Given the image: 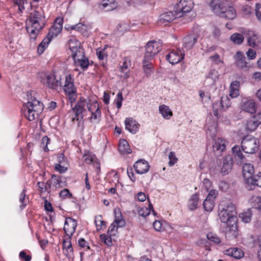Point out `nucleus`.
<instances>
[{
  "mask_svg": "<svg viewBox=\"0 0 261 261\" xmlns=\"http://www.w3.org/2000/svg\"><path fill=\"white\" fill-rule=\"evenodd\" d=\"M207 239L210 241L217 244L220 243V239L215 234L212 232L208 233L206 236Z\"/></svg>",
  "mask_w": 261,
  "mask_h": 261,
  "instance_id": "obj_48",
  "label": "nucleus"
},
{
  "mask_svg": "<svg viewBox=\"0 0 261 261\" xmlns=\"http://www.w3.org/2000/svg\"><path fill=\"white\" fill-rule=\"evenodd\" d=\"M40 79L44 85L51 89H55L61 85V78L57 79L53 73L42 72L40 75Z\"/></svg>",
  "mask_w": 261,
  "mask_h": 261,
  "instance_id": "obj_9",
  "label": "nucleus"
},
{
  "mask_svg": "<svg viewBox=\"0 0 261 261\" xmlns=\"http://www.w3.org/2000/svg\"><path fill=\"white\" fill-rule=\"evenodd\" d=\"M242 110L253 114L256 111V104L254 100L251 99L245 101L242 106Z\"/></svg>",
  "mask_w": 261,
  "mask_h": 261,
  "instance_id": "obj_27",
  "label": "nucleus"
},
{
  "mask_svg": "<svg viewBox=\"0 0 261 261\" xmlns=\"http://www.w3.org/2000/svg\"><path fill=\"white\" fill-rule=\"evenodd\" d=\"M199 36L196 34H192L187 36L184 39L183 46L186 50H190L197 42Z\"/></svg>",
  "mask_w": 261,
  "mask_h": 261,
  "instance_id": "obj_19",
  "label": "nucleus"
},
{
  "mask_svg": "<svg viewBox=\"0 0 261 261\" xmlns=\"http://www.w3.org/2000/svg\"><path fill=\"white\" fill-rule=\"evenodd\" d=\"M123 100L122 93L121 92H119L117 95V98L115 100V102L116 104L117 108L119 109L121 107L122 102Z\"/></svg>",
  "mask_w": 261,
  "mask_h": 261,
  "instance_id": "obj_54",
  "label": "nucleus"
},
{
  "mask_svg": "<svg viewBox=\"0 0 261 261\" xmlns=\"http://www.w3.org/2000/svg\"><path fill=\"white\" fill-rule=\"evenodd\" d=\"M219 216L221 221L223 223H226V226H228L230 224H232V218L231 216H230L226 211L224 210V208H221L219 206Z\"/></svg>",
  "mask_w": 261,
  "mask_h": 261,
  "instance_id": "obj_26",
  "label": "nucleus"
},
{
  "mask_svg": "<svg viewBox=\"0 0 261 261\" xmlns=\"http://www.w3.org/2000/svg\"><path fill=\"white\" fill-rule=\"evenodd\" d=\"M221 107L226 110L228 109L231 105V102L230 99L226 96H223L221 97Z\"/></svg>",
  "mask_w": 261,
  "mask_h": 261,
  "instance_id": "obj_44",
  "label": "nucleus"
},
{
  "mask_svg": "<svg viewBox=\"0 0 261 261\" xmlns=\"http://www.w3.org/2000/svg\"><path fill=\"white\" fill-rule=\"evenodd\" d=\"M243 175L246 182L248 184L249 179H252L254 173L253 166L250 163L245 164L242 168Z\"/></svg>",
  "mask_w": 261,
  "mask_h": 261,
  "instance_id": "obj_20",
  "label": "nucleus"
},
{
  "mask_svg": "<svg viewBox=\"0 0 261 261\" xmlns=\"http://www.w3.org/2000/svg\"><path fill=\"white\" fill-rule=\"evenodd\" d=\"M246 55L248 60H253L256 58V53L253 49L249 48L246 52Z\"/></svg>",
  "mask_w": 261,
  "mask_h": 261,
  "instance_id": "obj_59",
  "label": "nucleus"
},
{
  "mask_svg": "<svg viewBox=\"0 0 261 261\" xmlns=\"http://www.w3.org/2000/svg\"><path fill=\"white\" fill-rule=\"evenodd\" d=\"M69 48L72 52V58L77 56L81 57L84 49L81 46V43L75 39H70L69 41Z\"/></svg>",
  "mask_w": 261,
  "mask_h": 261,
  "instance_id": "obj_18",
  "label": "nucleus"
},
{
  "mask_svg": "<svg viewBox=\"0 0 261 261\" xmlns=\"http://www.w3.org/2000/svg\"><path fill=\"white\" fill-rule=\"evenodd\" d=\"M232 151L234 155L241 160H243L244 156L243 154L242 151L240 150V148L239 146H235L232 148Z\"/></svg>",
  "mask_w": 261,
  "mask_h": 261,
  "instance_id": "obj_47",
  "label": "nucleus"
},
{
  "mask_svg": "<svg viewBox=\"0 0 261 261\" xmlns=\"http://www.w3.org/2000/svg\"><path fill=\"white\" fill-rule=\"evenodd\" d=\"M249 202L252 207L258 210L261 209V197L253 196L249 199Z\"/></svg>",
  "mask_w": 261,
  "mask_h": 261,
  "instance_id": "obj_36",
  "label": "nucleus"
},
{
  "mask_svg": "<svg viewBox=\"0 0 261 261\" xmlns=\"http://www.w3.org/2000/svg\"><path fill=\"white\" fill-rule=\"evenodd\" d=\"M219 206L221 208H224V210L231 216L232 218V224H230L228 226H225L224 231L227 233H231L232 235L236 236V231L237 230V218L236 217V206L230 201H221Z\"/></svg>",
  "mask_w": 261,
  "mask_h": 261,
  "instance_id": "obj_5",
  "label": "nucleus"
},
{
  "mask_svg": "<svg viewBox=\"0 0 261 261\" xmlns=\"http://www.w3.org/2000/svg\"><path fill=\"white\" fill-rule=\"evenodd\" d=\"M134 167L137 173L142 174L148 171L150 166L145 160H140L135 163Z\"/></svg>",
  "mask_w": 261,
  "mask_h": 261,
  "instance_id": "obj_21",
  "label": "nucleus"
},
{
  "mask_svg": "<svg viewBox=\"0 0 261 261\" xmlns=\"http://www.w3.org/2000/svg\"><path fill=\"white\" fill-rule=\"evenodd\" d=\"M261 40L257 35L254 32H252L251 35L248 37L247 42L248 44L251 47H255L257 45V42Z\"/></svg>",
  "mask_w": 261,
  "mask_h": 261,
  "instance_id": "obj_33",
  "label": "nucleus"
},
{
  "mask_svg": "<svg viewBox=\"0 0 261 261\" xmlns=\"http://www.w3.org/2000/svg\"><path fill=\"white\" fill-rule=\"evenodd\" d=\"M101 241L108 246L112 245L111 238L105 234H102L100 236Z\"/></svg>",
  "mask_w": 261,
  "mask_h": 261,
  "instance_id": "obj_50",
  "label": "nucleus"
},
{
  "mask_svg": "<svg viewBox=\"0 0 261 261\" xmlns=\"http://www.w3.org/2000/svg\"><path fill=\"white\" fill-rule=\"evenodd\" d=\"M118 150L122 154H129L132 152L127 142L125 140H120Z\"/></svg>",
  "mask_w": 261,
  "mask_h": 261,
  "instance_id": "obj_30",
  "label": "nucleus"
},
{
  "mask_svg": "<svg viewBox=\"0 0 261 261\" xmlns=\"http://www.w3.org/2000/svg\"><path fill=\"white\" fill-rule=\"evenodd\" d=\"M78 244L79 246L82 248H86L88 250L90 249V247L88 245V243L83 238H81L78 241Z\"/></svg>",
  "mask_w": 261,
  "mask_h": 261,
  "instance_id": "obj_63",
  "label": "nucleus"
},
{
  "mask_svg": "<svg viewBox=\"0 0 261 261\" xmlns=\"http://www.w3.org/2000/svg\"><path fill=\"white\" fill-rule=\"evenodd\" d=\"M100 6L103 8H108L107 11H110L114 10L117 7L114 0H103L100 4Z\"/></svg>",
  "mask_w": 261,
  "mask_h": 261,
  "instance_id": "obj_34",
  "label": "nucleus"
},
{
  "mask_svg": "<svg viewBox=\"0 0 261 261\" xmlns=\"http://www.w3.org/2000/svg\"><path fill=\"white\" fill-rule=\"evenodd\" d=\"M210 6L213 12L221 17L233 19L236 17L235 9L227 0H212Z\"/></svg>",
  "mask_w": 261,
  "mask_h": 261,
  "instance_id": "obj_3",
  "label": "nucleus"
},
{
  "mask_svg": "<svg viewBox=\"0 0 261 261\" xmlns=\"http://www.w3.org/2000/svg\"><path fill=\"white\" fill-rule=\"evenodd\" d=\"M71 238L64 240L63 242V249L64 254L68 257L71 258L73 256V249L71 243Z\"/></svg>",
  "mask_w": 261,
  "mask_h": 261,
  "instance_id": "obj_25",
  "label": "nucleus"
},
{
  "mask_svg": "<svg viewBox=\"0 0 261 261\" xmlns=\"http://www.w3.org/2000/svg\"><path fill=\"white\" fill-rule=\"evenodd\" d=\"M248 184L261 187V172L255 174L252 179H249Z\"/></svg>",
  "mask_w": 261,
  "mask_h": 261,
  "instance_id": "obj_38",
  "label": "nucleus"
},
{
  "mask_svg": "<svg viewBox=\"0 0 261 261\" xmlns=\"http://www.w3.org/2000/svg\"><path fill=\"white\" fill-rule=\"evenodd\" d=\"M50 139L47 136H44L42 138L41 143V147L45 151L48 150L47 145L49 143Z\"/></svg>",
  "mask_w": 261,
  "mask_h": 261,
  "instance_id": "obj_51",
  "label": "nucleus"
},
{
  "mask_svg": "<svg viewBox=\"0 0 261 261\" xmlns=\"http://www.w3.org/2000/svg\"><path fill=\"white\" fill-rule=\"evenodd\" d=\"M45 22V16L40 8L33 10L26 21V30L31 39L35 40L42 29Z\"/></svg>",
  "mask_w": 261,
  "mask_h": 261,
  "instance_id": "obj_1",
  "label": "nucleus"
},
{
  "mask_svg": "<svg viewBox=\"0 0 261 261\" xmlns=\"http://www.w3.org/2000/svg\"><path fill=\"white\" fill-rule=\"evenodd\" d=\"M198 195L197 193L192 195L188 202V207L189 210L191 211L196 210L198 203Z\"/></svg>",
  "mask_w": 261,
  "mask_h": 261,
  "instance_id": "obj_32",
  "label": "nucleus"
},
{
  "mask_svg": "<svg viewBox=\"0 0 261 261\" xmlns=\"http://www.w3.org/2000/svg\"><path fill=\"white\" fill-rule=\"evenodd\" d=\"M87 109L89 111L93 112L96 110L97 109H99V105L97 101H94L92 103L90 102H88Z\"/></svg>",
  "mask_w": 261,
  "mask_h": 261,
  "instance_id": "obj_55",
  "label": "nucleus"
},
{
  "mask_svg": "<svg viewBox=\"0 0 261 261\" xmlns=\"http://www.w3.org/2000/svg\"><path fill=\"white\" fill-rule=\"evenodd\" d=\"M193 6L192 0H180L175 6L176 14H178V17L182 16L184 14L190 12Z\"/></svg>",
  "mask_w": 261,
  "mask_h": 261,
  "instance_id": "obj_14",
  "label": "nucleus"
},
{
  "mask_svg": "<svg viewBox=\"0 0 261 261\" xmlns=\"http://www.w3.org/2000/svg\"><path fill=\"white\" fill-rule=\"evenodd\" d=\"M252 213L250 210L240 214L239 217L245 223H249L251 220Z\"/></svg>",
  "mask_w": 261,
  "mask_h": 261,
  "instance_id": "obj_42",
  "label": "nucleus"
},
{
  "mask_svg": "<svg viewBox=\"0 0 261 261\" xmlns=\"http://www.w3.org/2000/svg\"><path fill=\"white\" fill-rule=\"evenodd\" d=\"M25 192V190L23 189L22 192L20 193L19 196V202L21 203L20 207L22 208H23L27 205V201L25 200V197L26 196Z\"/></svg>",
  "mask_w": 261,
  "mask_h": 261,
  "instance_id": "obj_53",
  "label": "nucleus"
},
{
  "mask_svg": "<svg viewBox=\"0 0 261 261\" xmlns=\"http://www.w3.org/2000/svg\"><path fill=\"white\" fill-rule=\"evenodd\" d=\"M115 218L113 223L111 225L108 229V232L111 235L115 234V231L118 227H122L125 226V222L123 219L119 209H116L114 211Z\"/></svg>",
  "mask_w": 261,
  "mask_h": 261,
  "instance_id": "obj_12",
  "label": "nucleus"
},
{
  "mask_svg": "<svg viewBox=\"0 0 261 261\" xmlns=\"http://www.w3.org/2000/svg\"><path fill=\"white\" fill-rule=\"evenodd\" d=\"M178 14H176V11L175 13H173V12L171 11L163 13L160 15L159 21L162 24L170 22L175 18L178 17Z\"/></svg>",
  "mask_w": 261,
  "mask_h": 261,
  "instance_id": "obj_23",
  "label": "nucleus"
},
{
  "mask_svg": "<svg viewBox=\"0 0 261 261\" xmlns=\"http://www.w3.org/2000/svg\"><path fill=\"white\" fill-rule=\"evenodd\" d=\"M240 82L234 81L231 82L230 86L229 96L231 98H236L239 95Z\"/></svg>",
  "mask_w": 261,
  "mask_h": 261,
  "instance_id": "obj_28",
  "label": "nucleus"
},
{
  "mask_svg": "<svg viewBox=\"0 0 261 261\" xmlns=\"http://www.w3.org/2000/svg\"><path fill=\"white\" fill-rule=\"evenodd\" d=\"M63 20L62 18L57 17L54 25L49 30L46 37L42 40L38 47V53L42 54L45 50L46 47L50 42L52 38L57 37L62 30V24Z\"/></svg>",
  "mask_w": 261,
  "mask_h": 261,
  "instance_id": "obj_4",
  "label": "nucleus"
},
{
  "mask_svg": "<svg viewBox=\"0 0 261 261\" xmlns=\"http://www.w3.org/2000/svg\"><path fill=\"white\" fill-rule=\"evenodd\" d=\"M169 165L170 166H172L174 165L177 161L178 159L176 157L174 153L173 152H170L169 154Z\"/></svg>",
  "mask_w": 261,
  "mask_h": 261,
  "instance_id": "obj_57",
  "label": "nucleus"
},
{
  "mask_svg": "<svg viewBox=\"0 0 261 261\" xmlns=\"http://www.w3.org/2000/svg\"><path fill=\"white\" fill-rule=\"evenodd\" d=\"M37 185L39 189V191L42 193L47 191L49 188H51V181L48 180L46 184L43 182H38Z\"/></svg>",
  "mask_w": 261,
  "mask_h": 261,
  "instance_id": "obj_43",
  "label": "nucleus"
},
{
  "mask_svg": "<svg viewBox=\"0 0 261 261\" xmlns=\"http://www.w3.org/2000/svg\"><path fill=\"white\" fill-rule=\"evenodd\" d=\"M230 39L232 42L237 44H241L244 40L243 36L239 33H234L232 34Z\"/></svg>",
  "mask_w": 261,
  "mask_h": 261,
  "instance_id": "obj_39",
  "label": "nucleus"
},
{
  "mask_svg": "<svg viewBox=\"0 0 261 261\" xmlns=\"http://www.w3.org/2000/svg\"><path fill=\"white\" fill-rule=\"evenodd\" d=\"M216 129L208 128L206 131L207 137H211L213 140L212 147L216 155H220L226 149V141L221 138H216Z\"/></svg>",
  "mask_w": 261,
  "mask_h": 261,
  "instance_id": "obj_6",
  "label": "nucleus"
},
{
  "mask_svg": "<svg viewBox=\"0 0 261 261\" xmlns=\"http://www.w3.org/2000/svg\"><path fill=\"white\" fill-rule=\"evenodd\" d=\"M74 80L71 75H68L66 76L64 90L68 98L72 103L74 102L77 98L76 90L74 85Z\"/></svg>",
  "mask_w": 261,
  "mask_h": 261,
  "instance_id": "obj_11",
  "label": "nucleus"
},
{
  "mask_svg": "<svg viewBox=\"0 0 261 261\" xmlns=\"http://www.w3.org/2000/svg\"><path fill=\"white\" fill-rule=\"evenodd\" d=\"M162 49L161 44L157 41H150L147 43L145 47V53L143 62L144 67L146 66L147 69H150L149 65L147 63L152 59Z\"/></svg>",
  "mask_w": 261,
  "mask_h": 261,
  "instance_id": "obj_8",
  "label": "nucleus"
},
{
  "mask_svg": "<svg viewBox=\"0 0 261 261\" xmlns=\"http://www.w3.org/2000/svg\"><path fill=\"white\" fill-rule=\"evenodd\" d=\"M207 77L212 79L213 83L215 82L219 78L218 72L215 70H211L209 72Z\"/></svg>",
  "mask_w": 261,
  "mask_h": 261,
  "instance_id": "obj_52",
  "label": "nucleus"
},
{
  "mask_svg": "<svg viewBox=\"0 0 261 261\" xmlns=\"http://www.w3.org/2000/svg\"><path fill=\"white\" fill-rule=\"evenodd\" d=\"M236 65L242 70L246 71L252 67L249 62H248L243 52L238 51L234 56Z\"/></svg>",
  "mask_w": 261,
  "mask_h": 261,
  "instance_id": "obj_13",
  "label": "nucleus"
},
{
  "mask_svg": "<svg viewBox=\"0 0 261 261\" xmlns=\"http://www.w3.org/2000/svg\"><path fill=\"white\" fill-rule=\"evenodd\" d=\"M96 55L100 60H103L105 58L107 57L108 56L105 48L103 49L98 48L96 50Z\"/></svg>",
  "mask_w": 261,
  "mask_h": 261,
  "instance_id": "obj_49",
  "label": "nucleus"
},
{
  "mask_svg": "<svg viewBox=\"0 0 261 261\" xmlns=\"http://www.w3.org/2000/svg\"><path fill=\"white\" fill-rule=\"evenodd\" d=\"M232 165V157L229 155H226L223 159L222 166L216 169V172H220L223 176L227 175L231 171Z\"/></svg>",
  "mask_w": 261,
  "mask_h": 261,
  "instance_id": "obj_15",
  "label": "nucleus"
},
{
  "mask_svg": "<svg viewBox=\"0 0 261 261\" xmlns=\"http://www.w3.org/2000/svg\"><path fill=\"white\" fill-rule=\"evenodd\" d=\"M259 140L252 136H246L243 138L241 142L242 150L247 154H254L259 150Z\"/></svg>",
  "mask_w": 261,
  "mask_h": 261,
  "instance_id": "obj_7",
  "label": "nucleus"
},
{
  "mask_svg": "<svg viewBox=\"0 0 261 261\" xmlns=\"http://www.w3.org/2000/svg\"><path fill=\"white\" fill-rule=\"evenodd\" d=\"M74 63L77 66H80L82 69H87L89 65V60L87 58L84 54V52L82 53V56L81 57H77L75 56L73 57Z\"/></svg>",
  "mask_w": 261,
  "mask_h": 261,
  "instance_id": "obj_24",
  "label": "nucleus"
},
{
  "mask_svg": "<svg viewBox=\"0 0 261 261\" xmlns=\"http://www.w3.org/2000/svg\"><path fill=\"white\" fill-rule=\"evenodd\" d=\"M210 59L216 64H219V63L222 62V61L220 59V56L217 54H216L215 55L211 56L210 57Z\"/></svg>",
  "mask_w": 261,
  "mask_h": 261,
  "instance_id": "obj_62",
  "label": "nucleus"
},
{
  "mask_svg": "<svg viewBox=\"0 0 261 261\" xmlns=\"http://www.w3.org/2000/svg\"><path fill=\"white\" fill-rule=\"evenodd\" d=\"M185 57V51L180 49L173 50L166 55V59L172 64H175L181 61Z\"/></svg>",
  "mask_w": 261,
  "mask_h": 261,
  "instance_id": "obj_16",
  "label": "nucleus"
},
{
  "mask_svg": "<svg viewBox=\"0 0 261 261\" xmlns=\"http://www.w3.org/2000/svg\"><path fill=\"white\" fill-rule=\"evenodd\" d=\"M60 197L63 198L72 197V194L70 193L69 191L67 189H64L62 190L59 194Z\"/></svg>",
  "mask_w": 261,
  "mask_h": 261,
  "instance_id": "obj_60",
  "label": "nucleus"
},
{
  "mask_svg": "<svg viewBox=\"0 0 261 261\" xmlns=\"http://www.w3.org/2000/svg\"><path fill=\"white\" fill-rule=\"evenodd\" d=\"M125 128L132 134L138 131L140 125L133 118H127L125 120Z\"/></svg>",
  "mask_w": 261,
  "mask_h": 261,
  "instance_id": "obj_22",
  "label": "nucleus"
},
{
  "mask_svg": "<svg viewBox=\"0 0 261 261\" xmlns=\"http://www.w3.org/2000/svg\"><path fill=\"white\" fill-rule=\"evenodd\" d=\"M218 194V192L216 190H211L210 191L206 198L215 200Z\"/></svg>",
  "mask_w": 261,
  "mask_h": 261,
  "instance_id": "obj_58",
  "label": "nucleus"
},
{
  "mask_svg": "<svg viewBox=\"0 0 261 261\" xmlns=\"http://www.w3.org/2000/svg\"><path fill=\"white\" fill-rule=\"evenodd\" d=\"M203 205L204 210L206 211L210 212L213 209L214 207L215 202L214 200L206 198V199L203 201Z\"/></svg>",
  "mask_w": 261,
  "mask_h": 261,
  "instance_id": "obj_41",
  "label": "nucleus"
},
{
  "mask_svg": "<svg viewBox=\"0 0 261 261\" xmlns=\"http://www.w3.org/2000/svg\"><path fill=\"white\" fill-rule=\"evenodd\" d=\"M226 254L235 258H241L243 256V252L237 248H232L226 250Z\"/></svg>",
  "mask_w": 261,
  "mask_h": 261,
  "instance_id": "obj_31",
  "label": "nucleus"
},
{
  "mask_svg": "<svg viewBox=\"0 0 261 261\" xmlns=\"http://www.w3.org/2000/svg\"><path fill=\"white\" fill-rule=\"evenodd\" d=\"M90 102V99L80 97L76 105L72 108L75 116L72 118V121L76 119L77 121L81 120L83 118V113L86 111L88 102Z\"/></svg>",
  "mask_w": 261,
  "mask_h": 261,
  "instance_id": "obj_10",
  "label": "nucleus"
},
{
  "mask_svg": "<svg viewBox=\"0 0 261 261\" xmlns=\"http://www.w3.org/2000/svg\"><path fill=\"white\" fill-rule=\"evenodd\" d=\"M212 186L211 181L207 178H204L203 180V187L205 190L208 191Z\"/></svg>",
  "mask_w": 261,
  "mask_h": 261,
  "instance_id": "obj_64",
  "label": "nucleus"
},
{
  "mask_svg": "<svg viewBox=\"0 0 261 261\" xmlns=\"http://www.w3.org/2000/svg\"><path fill=\"white\" fill-rule=\"evenodd\" d=\"M95 223L97 230H100L106 227V222L102 220L101 215L97 216L95 218Z\"/></svg>",
  "mask_w": 261,
  "mask_h": 261,
  "instance_id": "obj_40",
  "label": "nucleus"
},
{
  "mask_svg": "<svg viewBox=\"0 0 261 261\" xmlns=\"http://www.w3.org/2000/svg\"><path fill=\"white\" fill-rule=\"evenodd\" d=\"M91 120H96L97 119L101 117V111L100 110V109H97L96 110H95L93 112H91Z\"/></svg>",
  "mask_w": 261,
  "mask_h": 261,
  "instance_id": "obj_61",
  "label": "nucleus"
},
{
  "mask_svg": "<svg viewBox=\"0 0 261 261\" xmlns=\"http://www.w3.org/2000/svg\"><path fill=\"white\" fill-rule=\"evenodd\" d=\"M130 65L131 62L130 59L127 57L124 58V62L120 68L121 72L124 73V74L122 75L123 79H127L129 76V75L128 73V71L126 70H127L128 67H129Z\"/></svg>",
  "mask_w": 261,
  "mask_h": 261,
  "instance_id": "obj_29",
  "label": "nucleus"
},
{
  "mask_svg": "<svg viewBox=\"0 0 261 261\" xmlns=\"http://www.w3.org/2000/svg\"><path fill=\"white\" fill-rule=\"evenodd\" d=\"M27 96L28 102L23 105L22 111L25 117L33 121L42 112L43 104L37 99L35 91L28 92Z\"/></svg>",
  "mask_w": 261,
  "mask_h": 261,
  "instance_id": "obj_2",
  "label": "nucleus"
},
{
  "mask_svg": "<svg viewBox=\"0 0 261 261\" xmlns=\"http://www.w3.org/2000/svg\"><path fill=\"white\" fill-rule=\"evenodd\" d=\"M258 124L253 119L248 121L246 124V128L249 131H254L258 126Z\"/></svg>",
  "mask_w": 261,
  "mask_h": 261,
  "instance_id": "obj_46",
  "label": "nucleus"
},
{
  "mask_svg": "<svg viewBox=\"0 0 261 261\" xmlns=\"http://www.w3.org/2000/svg\"><path fill=\"white\" fill-rule=\"evenodd\" d=\"M55 169L59 173H63L67 171V168L62 165L61 162H60L59 163L55 164Z\"/></svg>",
  "mask_w": 261,
  "mask_h": 261,
  "instance_id": "obj_56",
  "label": "nucleus"
},
{
  "mask_svg": "<svg viewBox=\"0 0 261 261\" xmlns=\"http://www.w3.org/2000/svg\"><path fill=\"white\" fill-rule=\"evenodd\" d=\"M50 181L51 183L53 182L56 188L62 187L63 184V182L61 180L60 177L55 174L52 175L51 180Z\"/></svg>",
  "mask_w": 261,
  "mask_h": 261,
  "instance_id": "obj_45",
  "label": "nucleus"
},
{
  "mask_svg": "<svg viewBox=\"0 0 261 261\" xmlns=\"http://www.w3.org/2000/svg\"><path fill=\"white\" fill-rule=\"evenodd\" d=\"M159 111L163 117L167 119H169L172 115V112L169 108L165 105H162L159 107Z\"/></svg>",
  "mask_w": 261,
  "mask_h": 261,
  "instance_id": "obj_35",
  "label": "nucleus"
},
{
  "mask_svg": "<svg viewBox=\"0 0 261 261\" xmlns=\"http://www.w3.org/2000/svg\"><path fill=\"white\" fill-rule=\"evenodd\" d=\"M151 211H152L154 215H156L155 211L153 210L152 204L149 202L148 208L146 207H143L139 210L138 214L140 216L145 217L149 215Z\"/></svg>",
  "mask_w": 261,
  "mask_h": 261,
  "instance_id": "obj_37",
  "label": "nucleus"
},
{
  "mask_svg": "<svg viewBox=\"0 0 261 261\" xmlns=\"http://www.w3.org/2000/svg\"><path fill=\"white\" fill-rule=\"evenodd\" d=\"M76 226L77 222L75 219L71 217H68L66 219L63 229L68 238H71L75 231Z\"/></svg>",
  "mask_w": 261,
  "mask_h": 261,
  "instance_id": "obj_17",
  "label": "nucleus"
}]
</instances>
